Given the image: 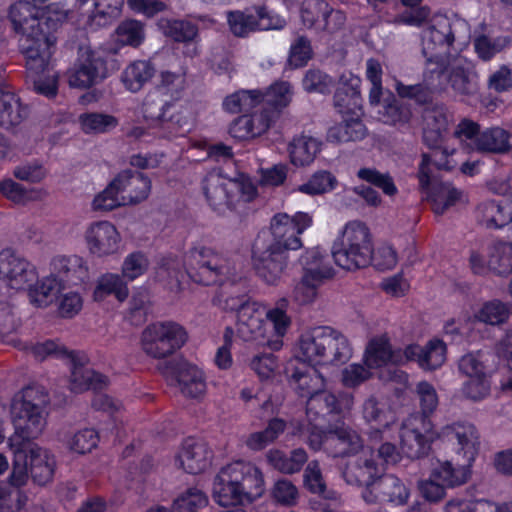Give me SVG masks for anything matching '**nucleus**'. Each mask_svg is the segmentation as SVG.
Here are the masks:
<instances>
[{
	"label": "nucleus",
	"mask_w": 512,
	"mask_h": 512,
	"mask_svg": "<svg viewBox=\"0 0 512 512\" xmlns=\"http://www.w3.org/2000/svg\"><path fill=\"white\" fill-rule=\"evenodd\" d=\"M187 341V332L176 322L149 324L142 333V348L153 358H166L179 350Z\"/></svg>",
	"instance_id": "obj_16"
},
{
	"label": "nucleus",
	"mask_w": 512,
	"mask_h": 512,
	"mask_svg": "<svg viewBox=\"0 0 512 512\" xmlns=\"http://www.w3.org/2000/svg\"><path fill=\"white\" fill-rule=\"evenodd\" d=\"M261 305L251 301L247 295L230 297L225 300V309L237 315V336L245 342L256 340L264 334L265 322L260 311Z\"/></svg>",
	"instance_id": "obj_18"
},
{
	"label": "nucleus",
	"mask_w": 512,
	"mask_h": 512,
	"mask_svg": "<svg viewBox=\"0 0 512 512\" xmlns=\"http://www.w3.org/2000/svg\"><path fill=\"white\" fill-rule=\"evenodd\" d=\"M361 79L350 74L341 77L334 93V106L342 116L359 117L363 115V98L360 92Z\"/></svg>",
	"instance_id": "obj_29"
},
{
	"label": "nucleus",
	"mask_w": 512,
	"mask_h": 512,
	"mask_svg": "<svg viewBox=\"0 0 512 512\" xmlns=\"http://www.w3.org/2000/svg\"><path fill=\"white\" fill-rule=\"evenodd\" d=\"M268 463L281 473L294 474L299 472L307 462L308 456L303 448H297L287 455L279 449L270 450L267 455Z\"/></svg>",
	"instance_id": "obj_46"
},
{
	"label": "nucleus",
	"mask_w": 512,
	"mask_h": 512,
	"mask_svg": "<svg viewBox=\"0 0 512 512\" xmlns=\"http://www.w3.org/2000/svg\"><path fill=\"white\" fill-rule=\"evenodd\" d=\"M159 30L178 43H188L198 37V25L189 20L161 18L157 22Z\"/></svg>",
	"instance_id": "obj_48"
},
{
	"label": "nucleus",
	"mask_w": 512,
	"mask_h": 512,
	"mask_svg": "<svg viewBox=\"0 0 512 512\" xmlns=\"http://www.w3.org/2000/svg\"><path fill=\"white\" fill-rule=\"evenodd\" d=\"M322 366L346 364L352 357L348 339L330 326L322 325Z\"/></svg>",
	"instance_id": "obj_34"
},
{
	"label": "nucleus",
	"mask_w": 512,
	"mask_h": 512,
	"mask_svg": "<svg viewBox=\"0 0 512 512\" xmlns=\"http://www.w3.org/2000/svg\"><path fill=\"white\" fill-rule=\"evenodd\" d=\"M332 257L337 266L346 271H357L368 267L372 259V236L361 221L348 222L334 240Z\"/></svg>",
	"instance_id": "obj_8"
},
{
	"label": "nucleus",
	"mask_w": 512,
	"mask_h": 512,
	"mask_svg": "<svg viewBox=\"0 0 512 512\" xmlns=\"http://www.w3.org/2000/svg\"><path fill=\"white\" fill-rule=\"evenodd\" d=\"M123 205H125L123 197L113 179L104 190L94 196L91 203L92 210L95 212H110Z\"/></svg>",
	"instance_id": "obj_61"
},
{
	"label": "nucleus",
	"mask_w": 512,
	"mask_h": 512,
	"mask_svg": "<svg viewBox=\"0 0 512 512\" xmlns=\"http://www.w3.org/2000/svg\"><path fill=\"white\" fill-rule=\"evenodd\" d=\"M119 68L113 56L103 50L87 49L79 54L68 73L69 85L73 88H90L110 76Z\"/></svg>",
	"instance_id": "obj_13"
},
{
	"label": "nucleus",
	"mask_w": 512,
	"mask_h": 512,
	"mask_svg": "<svg viewBox=\"0 0 512 512\" xmlns=\"http://www.w3.org/2000/svg\"><path fill=\"white\" fill-rule=\"evenodd\" d=\"M288 151L291 163L297 167H304L310 165L320 152V141L305 135L294 137Z\"/></svg>",
	"instance_id": "obj_49"
},
{
	"label": "nucleus",
	"mask_w": 512,
	"mask_h": 512,
	"mask_svg": "<svg viewBox=\"0 0 512 512\" xmlns=\"http://www.w3.org/2000/svg\"><path fill=\"white\" fill-rule=\"evenodd\" d=\"M262 110L273 112V123L292 100V86L288 81H276L262 91Z\"/></svg>",
	"instance_id": "obj_43"
},
{
	"label": "nucleus",
	"mask_w": 512,
	"mask_h": 512,
	"mask_svg": "<svg viewBox=\"0 0 512 512\" xmlns=\"http://www.w3.org/2000/svg\"><path fill=\"white\" fill-rule=\"evenodd\" d=\"M312 55L310 40L305 36H299L290 46L287 66L291 69L302 68L307 65Z\"/></svg>",
	"instance_id": "obj_63"
},
{
	"label": "nucleus",
	"mask_w": 512,
	"mask_h": 512,
	"mask_svg": "<svg viewBox=\"0 0 512 512\" xmlns=\"http://www.w3.org/2000/svg\"><path fill=\"white\" fill-rule=\"evenodd\" d=\"M424 433L418 428H410L403 424L400 429V449L403 456L409 459H420L427 456L431 450V444L441 438L439 431H434L431 421L424 426Z\"/></svg>",
	"instance_id": "obj_26"
},
{
	"label": "nucleus",
	"mask_w": 512,
	"mask_h": 512,
	"mask_svg": "<svg viewBox=\"0 0 512 512\" xmlns=\"http://www.w3.org/2000/svg\"><path fill=\"white\" fill-rule=\"evenodd\" d=\"M440 154L441 160H444V162L433 163L431 155L423 153L417 173L421 191L426 194L432 211L437 215H443L450 207L455 206L462 195L461 191L454 187L452 183L440 181L432 176V164L438 170L451 171L453 169L448 160V154L445 151Z\"/></svg>",
	"instance_id": "obj_11"
},
{
	"label": "nucleus",
	"mask_w": 512,
	"mask_h": 512,
	"mask_svg": "<svg viewBox=\"0 0 512 512\" xmlns=\"http://www.w3.org/2000/svg\"><path fill=\"white\" fill-rule=\"evenodd\" d=\"M149 267V260L142 251L129 253L122 263V277L128 281H134L146 273Z\"/></svg>",
	"instance_id": "obj_64"
},
{
	"label": "nucleus",
	"mask_w": 512,
	"mask_h": 512,
	"mask_svg": "<svg viewBox=\"0 0 512 512\" xmlns=\"http://www.w3.org/2000/svg\"><path fill=\"white\" fill-rule=\"evenodd\" d=\"M416 392L419 397L423 426L430 421L429 417L435 412L439 400L434 386L427 382L421 381L416 386Z\"/></svg>",
	"instance_id": "obj_62"
},
{
	"label": "nucleus",
	"mask_w": 512,
	"mask_h": 512,
	"mask_svg": "<svg viewBox=\"0 0 512 512\" xmlns=\"http://www.w3.org/2000/svg\"><path fill=\"white\" fill-rule=\"evenodd\" d=\"M31 351L35 358L40 361L50 356L67 361L71 368V391L74 393L94 391L95 395L91 404L93 409L107 413L108 417L113 421L112 429L117 428L116 414L121 408V403L107 394L98 393L107 387L108 378L102 373L86 367L88 357L85 353L68 350L64 345L51 339L34 344Z\"/></svg>",
	"instance_id": "obj_4"
},
{
	"label": "nucleus",
	"mask_w": 512,
	"mask_h": 512,
	"mask_svg": "<svg viewBox=\"0 0 512 512\" xmlns=\"http://www.w3.org/2000/svg\"><path fill=\"white\" fill-rule=\"evenodd\" d=\"M212 458L213 451L208 444L195 437H187L183 440L176 457L183 470L193 475L204 472L211 465Z\"/></svg>",
	"instance_id": "obj_28"
},
{
	"label": "nucleus",
	"mask_w": 512,
	"mask_h": 512,
	"mask_svg": "<svg viewBox=\"0 0 512 512\" xmlns=\"http://www.w3.org/2000/svg\"><path fill=\"white\" fill-rule=\"evenodd\" d=\"M273 124V112L261 110L251 114H242L229 125L231 137L239 140H250L266 133Z\"/></svg>",
	"instance_id": "obj_31"
},
{
	"label": "nucleus",
	"mask_w": 512,
	"mask_h": 512,
	"mask_svg": "<svg viewBox=\"0 0 512 512\" xmlns=\"http://www.w3.org/2000/svg\"><path fill=\"white\" fill-rule=\"evenodd\" d=\"M394 351L387 339L372 340L369 342L364 361L368 368H381L394 360Z\"/></svg>",
	"instance_id": "obj_56"
},
{
	"label": "nucleus",
	"mask_w": 512,
	"mask_h": 512,
	"mask_svg": "<svg viewBox=\"0 0 512 512\" xmlns=\"http://www.w3.org/2000/svg\"><path fill=\"white\" fill-rule=\"evenodd\" d=\"M208 504L209 499L202 490L189 487L174 498L172 509L174 512H193L204 509Z\"/></svg>",
	"instance_id": "obj_57"
},
{
	"label": "nucleus",
	"mask_w": 512,
	"mask_h": 512,
	"mask_svg": "<svg viewBox=\"0 0 512 512\" xmlns=\"http://www.w3.org/2000/svg\"><path fill=\"white\" fill-rule=\"evenodd\" d=\"M377 113L381 122L396 127L408 125L412 118L410 105L403 103L392 92H388L384 97Z\"/></svg>",
	"instance_id": "obj_39"
},
{
	"label": "nucleus",
	"mask_w": 512,
	"mask_h": 512,
	"mask_svg": "<svg viewBox=\"0 0 512 512\" xmlns=\"http://www.w3.org/2000/svg\"><path fill=\"white\" fill-rule=\"evenodd\" d=\"M344 480L350 485L376 486L383 499L395 505H404L409 497V489L403 481L393 474H381L372 458L359 459L356 464H348L342 472Z\"/></svg>",
	"instance_id": "obj_9"
},
{
	"label": "nucleus",
	"mask_w": 512,
	"mask_h": 512,
	"mask_svg": "<svg viewBox=\"0 0 512 512\" xmlns=\"http://www.w3.org/2000/svg\"><path fill=\"white\" fill-rule=\"evenodd\" d=\"M313 224L305 212L275 214L270 229L258 232L251 248V259L256 275L268 285L280 283L288 266V252L303 246L300 235Z\"/></svg>",
	"instance_id": "obj_2"
},
{
	"label": "nucleus",
	"mask_w": 512,
	"mask_h": 512,
	"mask_svg": "<svg viewBox=\"0 0 512 512\" xmlns=\"http://www.w3.org/2000/svg\"><path fill=\"white\" fill-rule=\"evenodd\" d=\"M441 442L452 446L457 455L463 458V463L453 465L450 461L440 463L433 469L434 479H438L446 488H454L465 484L471 475V467L478 456L480 436L478 429L466 421L453 422L441 428L438 435Z\"/></svg>",
	"instance_id": "obj_6"
},
{
	"label": "nucleus",
	"mask_w": 512,
	"mask_h": 512,
	"mask_svg": "<svg viewBox=\"0 0 512 512\" xmlns=\"http://www.w3.org/2000/svg\"><path fill=\"white\" fill-rule=\"evenodd\" d=\"M166 374L177 382L181 393L186 397L198 398L206 391L203 371L187 361L169 362L166 366Z\"/></svg>",
	"instance_id": "obj_25"
},
{
	"label": "nucleus",
	"mask_w": 512,
	"mask_h": 512,
	"mask_svg": "<svg viewBox=\"0 0 512 512\" xmlns=\"http://www.w3.org/2000/svg\"><path fill=\"white\" fill-rule=\"evenodd\" d=\"M488 268L499 276L512 273V242L497 241L489 248Z\"/></svg>",
	"instance_id": "obj_52"
},
{
	"label": "nucleus",
	"mask_w": 512,
	"mask_h": 512,
	"mask_svg": "<svg viewBox=\"0 0 512 512\" xmlns=\"http://www.w3.org/2000/svg\"><path fill=\"white\" fill-rule=\"evenodd\" d=\"M476 218L487 229H500L512 222V200H486L478 204Z\"/></svg>",
	"instance_id": "obj_35"
},
{
	"label": "nucleus",
	"mask_w": 512,
	"mask_h": 512,
	"mask_svg": "<svg viewBox=\"0 0 512 512\" xmlns=\"http://www.w3.org/2000/svg\"><path fill=\"white\" fill-rule=\"evenodd\" d=\"M311 371L313 372V367L310 365L295 364V362H288L284 370L290 385L294 387L299 397L308 399L306 416L312 427L310 445L315 451H318L320 450V425L317 423L319 412L314 407V402L320 395V388L312 386Z\"/></svg>",
	"instance_id": "obj_15"
},
{
	"label": "nucleus",
	"mask_w": 512,
	"mask_h": 512,
	"mask_svg": "<svg viewBox=\"0 0 512 512\" xmlns=\"http://www.w3.org/2000/svg\"><path fill=\"white\" fill-rule=\"evenodd\" d=\"M33 264L10 248L0 251V279L15 290H24L37 280Z\"/></svg>",
	"instance_id": "obj_22"
},
{
	"label": "nucleus",
	"mask_w": 512,
	"mask_h": 512,
	"mask_svg": "<svg viewBox=\"0 0 512 512\" xmlns=\"http://www.w3.org/2000/svg\"><path fill=\"white\" fill-rule=\"evenodd\" d=\"M52 272L62 285H81L89 280L88 262L78 255H58L51 261Z\"/></svg>",
	"instance_id": "obj_32"
},
{
	"label": "nucleus",
	"mask_w": 512,
	"mask_h": 512,
	"mask_svg": "<svg viewBox=\"0 0 512 512\" xmlns=\"http://www.w3.org/2000/svg\"><path fill=\"white\" fill-rule=\"evenodd\" d=\"M28 114V106L22 104L15 93L0 88V127H15L26 119Z\"/></svg>",
	"instance_id": "obj_40"
},
{
	"label": "nucleus",
	"mask_w": 512,
	"mask_h": 512,
	"mask_svg": "<svg viewBox=\"0 0 512 512\" xmlns=\"http://www.w3.org/2000/svg\"><path fill=\"white\" fill-rule=\"evenodd\" d=\"M182 262L189 278L204 286H222L233 271L228 259L202 243L194 244Z\"/></svg>",
	"instance_id": "obj_10"
},
{
	"label": "nucleus",
	"mask_w": 512,
	"mask_h": 512,
	"mask_svg": "<svg viewBox=\"0 0 512 512\" xmlns=\"http://www.w3.org/2000/svg\"><path fill=\"white\" fill-rule=\"evenodd\" d=\"M443 334L455 345H469L482 338L473 316L447 320L443 325Z\"/></svg>",
	"instance_id": "obj_37"
},
{
	"label": "nucleus",
	"mask_w": 512,
	"mask_h": 512,
	"mask_svg": "<svg viewBox=\"0 0 512 512\" xmlns=\"http://www.w3.org/2000/svg\"><path fill=\"white\" fill-rule=\"evenodd\" d=\"M357 177L380 189L387 196L392 197L398 193V188L388 172L382 173L376 168L363 167L358 170Z\"/></svg>",
	"instance_id": "obj_59"
},
{
	"label": "nucleus",
	"mask_w": 512,
	"mask_h": 512,
	"mask_svg": "<svg viewBox=\"0 0 512 512\" xmlns=\"http://www.w3.org/2000/svg\"><path fill=\"white\" fill-rule=\"evenodd\" d=\"M117 42L122 46L139 47L145 39L143 24L134 19L122 21L116 29Z\"/></svg>",
	"instance_id": "obj_60"
},
{
	"label": "nucleus",
	"mask_w": 512,
	"mask_h": 512,
	"mask_svg": "<svg viewBox=\"0 0 512 512\" xmlns=\"http://www.w3.org/2000/svg\"><path fill=\"white\" fill-rule=\"evenodd\" d=\"M343 121L328 128L326 141L333 144L356 142L367 135V127L359 117L342 116Z\"/></svg>",
	"instance_id": "obj_38"
},
{
	"label": "nucleus",
	"mask_w": 512,
	"mask_h": 512,
	"mask_svg": "<svg viewBox=\"0 0 512 512\" xmlns=\"http://www.w3.org/2000/svg\"><path fill=\"white\" fill-rule=\"evenodd\" d=\"M146 122L153 128L162 130L165 138L184 137L193 128V123L173 101L148 95L142 107Z\"/></svg>",
	"instance_id": "obj_12"
},
{
	"label": "nucleus",
	"mask_w": 512,
	"mask_h": 512,
	"mask_svg": "<svg viewBox=\"0 0 512 512\" xmlns=\"http://www.w3.org/2000/svg\"><path fill=\"white\" fill-rule=\"evenodd\" d=\"M325 384L326 379L322 375V387ZM322 398L328 410L322 415V451L334 458L356 454L361 448L360 438L345 425V417L353 407V394L326 392L322 388Z\"/></svg>",
	"instance_id": "obj_5"
},
{
	"label": "nucleus",
	"mask_w": 512,
	"mask_h": 512,
	"mask_svg": "<svg viewBox=\"0 0 512 512\" xmlns=\"http://www.w3.org/2000/svg\"><path fill=\"white\" fill-rule=\"evenodd\" d=\"M264 490L261 470L242 460L222 467L213 482V498L223 507L252 503L263 495Z\"/></svg>",
	"instance_id": "obj_7"
},
{
	"label": "nucleus",
	"mask_w": 512,
	"mask_h": 512,
	"mask_svg": "<svg viewBox=\"0 0 512 512\" xmlns=\"http://www.w3.org/2000/svg\"><path fill=\"white\" fill-rule=\"evenodd\" d=\"M285 428V420L278 417L272 418L268 421L264 430L251 433L248 436L246 445L251 450L261 451L274 442L284 432Z\"/></svg>",
	"instance_id": "obj_54"
},
{
	"label": "nucleus",
	"mask_w": 512,
	"mask_h": 512,
	"mask_svg": "<svg viewBox=\"0 0 512 512\" xmlns=\"http://www.w3.org/2000/svg\"><path fill=\"white\" fill-rule=\"evenodd\" d=\"M155 73V65L150 60H135L124 69L121 81L127 90L136 93L152 80Z\"/></svg>",
	"instance_id": "obj_41"
},
{
	"label": "nucleus",
	"mask_w": 512,
	"mask_h": 512,
	"mask_svg": "<svg viewBox=\"0 0 512 512\" xmlns=\"http://www.w3.org/2000/svg\"><path fill=\"white\" fill-rule=\"evenodd\" d=\"M227 23L233 35L245 38L257 31L280 30L286 20L266 5H254L244 10L227 13Z\"/></svg>",
	"instance_id": "obj_17"
},
{
	"label": "nucleus",
	"mask_w": 512,
	"mask_h": 512,
	"mask_svg": "<svg viewBox=\"0 0 512 512\" xmlns=\"http://www.w3.org/2000/svg\"><path fill=\"white\" fill-rule=\"evenodd\" d=\"M483 354L468 353L459 360V371L468 377L463 384V395L475 402L489 396L491 391L492 372L483 360Z\"/></svg>",
	"instance_id": "obj_20"
},
{
	"label": "nucleus",
	"mask_w": 512,
	"mask_h": 512,
	"mask_svg": "<svg viewBox=\"0 0 512 512\" xmlns=\"http://www.w3.org/2000/svg\"><path fill=\"white\" fill-rule=\"evenodd\" d=\"M363 417L377 432L386 430L394 422L392 413L386 411L375 397H369L365 400Z\"/></svg>",
	"instance_id": "obj_58"
},
{
	"label": "nucleus",
	"mask_w": 512,
	"mask_h": 512,
	"mask_svg": "<svg viewBox=\"0 0 512 512\" xmlns=\"http://www.w3.org/2000/svg\"><path fill=\"white\" fill-rule=\"evenodd\" d=\"M28 295L32 304L36 307H47L54 298L64 289L61 281L52 272L51 275L37 280L35 284L27 286Z\"/></svg>",
	"instance_id": "obj_44"
},
{
	"label": "nucleus",
	"mask_w": 512,
	"mask_h": 512,
	"mask_svg": "<svg viewBox=\"0 0 512 512\" xmlns=\"http://www.w3.org/2000/svg\"><path fill=\"white\" fill-rule=\"evenodd\" d=\"M289 362L310 365L313 367L314 375L320 378V344L317 342L314 330L306 331L300 335L296 357Z\"/></svg>",
	"instance_id": "obj_45"
},
{
	"label": "nucleus",
	"mask_w": 512,
	"mask_h": 512,
	"mask_svg": "<svg viewBox=\"0 0 512 512\" xmlns=\"http://www.w3.org/2000/svg\"><path fill=\"white\" fill-rule=\"evenodd\" d=\"M510 317V309L507 304L498 299L485 302L477 313L473 315L477 326L480 323L492 326L501 325Z\"/></svg>",
	"instance_id": "obj_55"
},
{
	"label": "nucleus",
	"mask_w": 512,
	"mask_h": 512,
	"mask_svg": "<svg viewBox=\"0 0 512 512\" xmlns=\"http://www.w3.org/2000/svg\"><path fill=\"white\" fill-rule=\"evenodd\" d=\"M113 181L126 205L138 204L146 200L152 186L151 179L147 175L131 169L119 172Z\"/></svg>",
	"instance_id": "obj_30"
},
{
	"label": "nucleus",
	"mask_w": 512,
	"mask_h": 512,
	"mask_svg": "<svg viewBox=\"0 0 512 512\" xmlns=\"http://www.w3.org/2000/svg\"><path fill=\"white\" fill-rule=\"evenodd\" d=\"M37 4L19 0L11 4L8 10L13 31L21 35L19 51L31 76H40L47 69L57 40L55 33L63 19L60 13L38 7Z\"/></svg>",
	"instance_id": "obj_3"
},
{
	"label": "nucleus",
	"mask_w": 512,
	"mask_h": 512,
	"mask_svg": "<svg viewBox=\"0 0 512 512\" xmlns=\"http://www.w3.org/2000/svg\"><path fill=\"white\" fill-rule=\"evenodd\" d=\"M451 115L444 103L425 107L422 110L423 120V143L430 149L436 150L441 147L445 134L448 131Z\"/></svg>",
	"instance_id": "obj_24"
},
{
	"label": "nucleus",
	"mask_w": 512,
	"mask_h": 512,
	"mask_svg": "<svg viewBox=\"0 0 512 512\" xmlns=\"http://www.w3.org/2000/svg\"><path fill=\"white\" fill-rule=\"evenodd\" d=\"M289 306V300L282 297L275 302L273 308L266 312V319L271 323L274 334L279 338L269 342V346L276 351L282 347V338L287 334L292 323L291 317L287 314Z\"/></svg>",
	"instance_id": "obj_42"
},
{
	"label": "nucleus",
	"mask_w": 512,
	"mask_h": 512,
	"mask_svg": "<svg viewBox=\"0 0 512 512\" xmlns=\"http://www.w3.org/2000/svg\"><path fill=\"white\" fill-rule=\"evenodd\" d=\"M108 295H114L119 302H123L128 298V285L122 276L106 273L99 278L93 292L94 300L102 301Z\"/></svg>",
	"instance_id": "obj_50"
},
{
	"label": "nucleus",
	"mask_w": 512,
	"mask_h": 512,
	"mask_svg": "<svg viewBox=\"0 0 512 512\" xmlns=\"http://www.w3.org/2000/svg\"><path fill=\"white\" fill-rule=\"evenodd\" d=\"M299 262L303 269L301 280L295 285L292 297L299 305L311 304L317 297L320 287V248L305 250Z\"/></svg>",
	"instance_id": "obj_21"
},
{
	"label": "nucleus",
	"mask_w": 512,
	"mask_h": 512,
	"mask_svg": "<svg viewBox=\"0 0 512 512\" xmlns=\"http://www.w3.org/2000/svg\"><path fill=\"white\" fill-rule=\"evenodd\" d=\"M454 42L455 33L448 20L439 24V27L432 26L423 40L422 53L426 58L425 71L442 74Z\"/></svg>",
	"instance_id": "obj_19"
},
{
	"label": "nucleus",
	"mask_w": 512,
	"mask_h": 512,
	"mask_svg": "<svg viewBox=\"0 0 512 512\" xmlns=\"http://www.w3.org/2000/svg\"><path fill=\"white\" fill-rule=\"evenodd\" d=\"M445 512H512V502L495 506L488 500L453 498L445 506Z\"/></svg>",
	"instance_id": "obj_53"
},
{
	"label": "nucleus",
	"mask_w": 512,
	"mask_h": 512,
	"mask_svg": "<svg viewBox=\"0 0 512 512\" xmlns=\"http://www.w3.org/2000/svg\"><path fill=\"white\" fill-rule=\"evenodd\" d=\"M237 183L225 177L221 170H212L202 181V189L209 206L215 212L232 209L235 203Z\"/></svg>",
	"instance_id": "obj_23"
},
{
	"label": "nucleus",
	"mask_w": 512,
	"mask_h": 512,
	"mask_svg": "<svg viewBox=\"0 0 512 512\" xmlns=\"http://www.w3.org/2000/svg\"><path fill=\"white\" fill-rule=\"evenodd\" d=\"M262 90L240 89L223 100V108L229 113L248 112L262 104Z\"/></svg>",
	"instance_id": "obj_51"
},
{
	"label": "nucleus",
	"mask_w": 512,
	"mask_h": 512,
	"mask_svg": "<svg viewBox=\"0 0 512 512\" xmlns=\"http://www.w3.org/2000/svg\"><path fill=\"white\" fill-rule=\"evenodd\" d=\"M34 389L30 386L22 390L21 400L11 407L14 433L8 439L12 451V470L6 481H0V512H19L28 500L23 487L28 481V456L36 439L43 429L42 407L31 398Z\"/></svg>",
	"instance_id": "obj_1"
},
{
	"label": "nucleus",
	"mask_w": 512,
	"mask_h": 512,
	"mask_svg": "<svg viewBox=\"0 0 512 512\" xmlns=\"http://www.w3.org/2000/svg\"><path fill=\"white\" fill-rule=\"evenodd\" d=\"M85 239L89 252L102 258L118 252L121 236L111 222L98 221L89 226Z\"/></svg>",
	"instance_id": "obj_27"
},
{
	"label": "nucleus",
	"mask_w": 512,
	"mask_h": 512,
	"mask_svg": "<svg viewBox=\"0 0 512 512\" xmlns=\"http://www.w3.org/2000/svg\"><path fill=\"white\" fill-rule=\"evenodd\" d=\"M511 134L501 127L483 130L476 138V149L479 152L504 154L510 151Z\"/></svg>",
	"instance_id": "obj_47"
},
{
	"label": "nucleus",
	"mask_w": 512,
	"mask_h": 512,
	"mask_svg": "<svg viewBox=\"0 0 512 512\" xmlns=\"http://www.w3.org/2000/svg\"><path fill=\"white\" fill-rule=\"evenodd\" d=\"M425 80L434 88L444 90L450 87L460 100L469 104L476 102L480 96L479 76L470 68L445 62L443 73L424 72Z\"/></svg>",
	"instance_id": "obj_14"
},
{
	"label": "nucleus",
	"mask_w": 512,
	"mask_h": 512,
	"mask_svg": "<svg viewBox=\"0 0 512 512\" xmlns=\"http://www.w3.org/2000/svg\"><path fill=\"white\" fill-rule=\"evenodd\" d=\"M446 344L440 339H432L424 347L409 344L403 355L407 361H415L423 370L434 371L440 368L446 360Z\"/></svg>",
	"instance_id": "obj_33"
},
{
	"label": "nucleus",
	"mask_w": 512,
	"mask_h": 512,
	"mask_svg": "<svg viewBox=\"0 0 512 512\" xmlns=\"http://www.w3.org/2000/svg\"><path fill=\"white\" fill-rule=\"evenodd\" d=\"M27 468L28 477L30 476L35 484L44 486L53 480L56 469L55 456L47 449L35 446L34 449H30Z\"/></svg>",
	"instance_id": "obj_36"
}]
</instances>
